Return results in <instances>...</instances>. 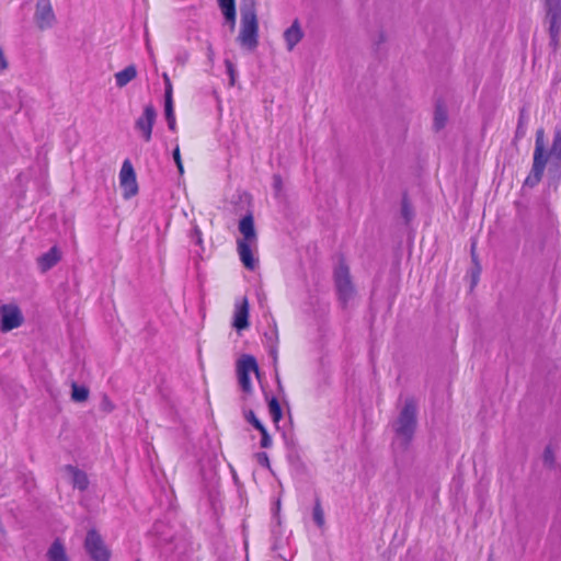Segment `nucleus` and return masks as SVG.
<instances>
[{
    "instance_id": "f257e3e1",
    "label": "nucleus",
    "mask_w": 561,
    "mask_h": 561,
    "mask_svg": "<svg viewBox=\"0 0 561 561\" xmlns=\"http://www.w3.org/2000/svg\"><path fill=\"white\" fill-rule=\"evenodd\" d=\"M547 168L550 173H558L561 170V128L554 129L549 149L547 148L543 128L536 130L533 164L524 185L528 187L538 185Z\"/></svg>"
},
{
    "instance_id": "f03ea898",
    "label": "nucleus",
    "mask_w": 561,
    "mask_h": 561,
    "mask_svg": "<svg viewBox=\"0 0 561 561\" xmlns=\"http://www.w3.org/2000/svg\"><path fill=\"white\" fill-rule=\"evenodd\" d=\"M239 44L248 50H254L259 44V20L255 0H241Z\"/></svg>"
},
{
    "instance_id": "7ed1b4c3",
    "label": "nucleus",
    "mask_w": 561,
    "mask_h": 561,
    "mask_svg": "<svg viewBox=\"0 0 561 561\" xmlns=\"http://www.w3.org/2000/svg\"><path fill=\"white\" fill-rule=\"evenodd\" d=\"M416 403L413 399H407L394 422L396 442L405 445L412 438L416 428Z\"/></svg>"
},
{
    "instance_id": "20e7f679",
    "label": "nucleus",
    "mask_w": 561,
    "mask_h": 561,
    "mask_svg": "<svg viewBox=\"0 0 561 561\" xmlns=\"http://www.w3.org/2000/svg\"><path fill=\"white\" fill-rule=\"evenodd\" d=\"M260 379V371L255 358L251 355H243L237 363L238 381L244 396L253 393L251 375Z\"/></svg>"
},
{
    "instance_id": "39448f33",
    "label": "nucleus",
    "mask_w": 561,
    "mask_h": 561,
    "mask_svg": "<svg viewBox=\"0 0 561 561\" xmlns=\"http://www.w3.org/2000/svg\"><path fill=\"white\" fill-rule=\"evenodd\" d=\"M24 321L20 308L14 304L0 306V331L5 333L22 325Z\"/></svg>"
},
{
    "instance_id": "423d86ee",
    "label": "nucleus",
    "mask_w": 561,
    "mask_h": 561,
    "mask_svg": "<svg viewBox=\"0 0 561 561\" xmlns=\"http://www.w3.org/2000/svg\"><path fill=\"white\" fill-rule=\"evenodd\" d=\"M34 22L41 31L49 30L56 24V15L50 0H37Z\"/></svg>"
},
{
    "instance_id": "0eeeda50",
    "label": "nucleus",
    "mask_w": 561,
    "mask_h": 561,
    "mask_svg": "<svg viewBox=\"0 0 561 561\" xmlns=\"http://www.w3.org/2000/svg\"><path fill=\"white\" fill-rule=\"evenodd\" d=\"M85 549L93 561H108L111 552L105 546L102 537L95 531L90 530L85 537Z\"/></svg>"
},
{
    "instance_id": "6e6552de",
    "label": "nucleus",
    "mask_w": 561,
    "mask_h": 561,
    "mask_svg": "<svg viewBox=\"0 0 561 561\" xmlns=\"http://www.w3.org/2000/svg\"><path fill=\"white\" fill-rule=\"evenodd\" d=\"M119 185L123 190V196L125 199L131 198L138 192L136 173L129 160H125L123 162L119 172Z\"/></svg>"
},
{
    "instance_id": "1a4fd4ad",
    "label": "nucleus",
    "mask_w": 561,
    "mask_h": 561,
    "mask_svg": "<svg viewBox=\"0 0 561 561\" xmlns=\"http://www.w3.org/2000/svg\"><path fill=\"white\" fill-rule=\"evenodd\" d=\"M335 284L340 297L343 301H347L354 295V287L351 280L348 267L341 263L335 270Z\"/></svg>"
},
{
    "instance_id": "9d476101",
    "label": "nucleus",
    "mask_w": 561,
    "mask_h": 561,
    "mask_svg": "<svg viewBox=\"0 0 561 561\" xmlns=\"http://www.w3.org/2000/svg\"><path fill=\"white\" fill-rule=\"evenodd\" d=\"M157 113L152 105H147L142 115L136 121V128L140 131L145 141L151 140L152 128L156 122Z\"/></svg>"
},
{
    "instance_id": "9b49d317",
    "label": "nucleus",
    "mask_w": 561,
    "mask_h": 561,
    "mask_svg": "<svg viewBox=\"0 0 561 561\" xmlns=\"http://www.w3.org/2000/svg\"><path fill=\"white\" fill-rule=\"evenodd\" d=\"M249 300L247 297H243L240 301L236 302L234 305L232 327L237 331H242L249 328Z\"/></svg>"
},
{
    "instance_id": "f8f14e48",
    "label": "nucleus",
    "mask_w": 561,
    "mask_h": 561,
    "mask_svg": "<svg viewBox=\"0 0 561 561\" xmlns=\"http://www.w3.org/2000/svg\"><path fill=\"white\" fill-rule=\"evenodd\" d=\"M257 248V243L237 242V250L240 260L245 268L254 270L257 264V260L254 257V251Z\"/></svg>"
},
{
    "instance_id": "ddd939ff",
    "label": "nucleus",
    "mask_w": 561,
    "mask_h": 561,
    "mask_svg": "<svg viewBox=\"0 0 561 561\" xmlns=\"http://www.w3.org/2000/svg\"><path fill=\"white\" fill-rule=\"evenodd\" d=\"M239 231L242 237L237 242L257 243V234L252 215H247L240 220Z\"/></svg>"
},
{
    "instance_id": "4468645a",
    "label": "nucleus",
    "mask_w": 561,
    "mask_h": 561,
    "mask_svg": "<svg viewBox=\"0 0 561 561\" xmlns=\"http://www.w3.org/2000/svg\"><path fill=\"white\" fill-rule=\"evenodd\" d=\"M304 35L305 33L299 21L295 20L283 34L287 50L291 51L301 42Z\"/></svg>"
},
{
    "instance_id": "2eb2a0df",
    "label": "nucleus",
    "mask_w": 561,
    "mask_h": 561,
    "mask_svg": "<svg viewBox=\"0 0 561 561\" xmlns=\"http://www.w3.org/2000/svg\"><path fill=\"white\" fill-rule=\"evenodd\" d=\"M61 259L60 251L57 247H53L48 252L37 259L39 270L45 273L55 266Z\"/></svg>"
},
{
    "instance_id": "dca6fc26",
    "label": "nucleus",
    "mask_w": 561,
    "mask_h": 561,
    "mask_svg": "<svg viewBox=\"0 0 561 561\" xmlns=\"http://www.w3.org/2000/svg\"><path fill=\"white\" fill-rule=\"evenodd\" d=\"M65 473L75 488H78L79 490H85L88 488L89 480L84 472L73 467H68L66 468Z\"/></svg>"
},
{
    "instance_id": "f3484780",
    "label": "nucleus",
    "mask_w": 561,
    "mask_h": 561,
    "mask_svg": "<svg viewBox=\"0 0 561 561\" xmlns=\"http://www.w3.org/2000/svg\"><path fill=\"white\" fill-rule=\"evenodd\" d=\"M218 5L226 19L230 24V28L234 30L236 25V2L234 0H217Z\"/></svg>"
},
{
    "instance_id": "a211bd4d",
    "label": "nucleus",
    "mask_w": 561,
    "mask_h": 561,
    "mask_svg": "<svg viewBox=\"0 0 561 561\" xmlns=\"http://www.w3.org/2000/svg\"><path fill=\"white\" fill-rule=\"evenodd\" d=\"M137 77V68L134 65H129L123 70L115 73V82L118 88H124L130 81Z\"/></svg>"
},
{
    "instance_id": "6ab92c4d",
    "label": "nucleus",
    "mask_w": 561,
    "mask_h": 561,
    "mask_svg": "<svg viewBox=\"0 0 561 561\" xmlns=\"http://www.w3.org/2000/svg\"><path fill=\"white\" fill-rule=\"evenodd\" d=\"M47 557L49 561H68L64 545L56 540L48 549Z\"/></svg>"
},
{
    "instance_id": "aec40b11",
    "label": "nucleus",
    "mask_w": 561,
    "mask_h": 561,
    "mask_svg": "<svg viewBox=\"0 0 561 561\" xmlns=\"http://www.w3.org/2000/svg\"><path fill=\"white\" fill-rule=\"evenodd\" d=\"M448 121L447 110L443 105H437L434 113V128L442 130Z\"/></svg>"
},
{
    "instance_id": "412c9836",
    "label": "nucleus",
    "mask_w": 561,
    "mask_h": 561,
    "mask_svg": "<svg viewBox=\"0 0 561 561\" xmlns=\"http://www.w3.org/2000/svg\"><path fill=\"white\" fill-rule=\"evenodd\" d=\"M89 389L85 386H79L76 382L71 385V399L75 402H85L89 398Z\"/></svg>"
},
{
    "instance_id": "4be33fe9",
    "label": "nucleus",
    "mask_w": 561,
    "mask_h": 561,
    "mask_svg": "<svg viewBox=\"0 0 561 561\" xmlns=\"http://www.w3.org/2000/svg\"><path fill=\"white\" fill-rule=\"evenodd\" d=\"M547 19H561V1L546 0Z\"/></svg>"
},
{
    "instance_id": "5701e85b",
    "label": "nucleus",
    "mask_w": 561,
    "mask_h": 561,
    "mask_svg": "<svg viewBox=\"0 0 561 561\" xmlns=\"http://www.w3.org/2000/svg\"><path fill=\"white\" fill-rule=\"evenodd\" d=\"M551 41L557 46L558 36L561 30V19H548Z\"/></svg>"
},
{
    "instance_id": "b1692460",
    "label": "nucleus",
    "mask_w": 561,
    "mask_h": 561,
    "mask_svg": "<svg viewBox=\"0 0 561 561\" xmlns=\"http://www.w3.org/2000/svg\"><path fill=\"white\" fill-rule=\"evenodd\" d=\"M268 411L274 422H278L282 417V409L278 401L272 398L268 401Z\"/></svg>"
},
{
    "instance_id": "393cba45",
    "label": "nucleus",
    "mask_w": 561,
    "mask_h": 561,
    "mask_svg": "<svg viewBox=\"0 0 561 561\" xmlns=\"http://www.w3.org/2000/svg\"><path fill=\"white\" fill-rule=\"evenodd\" d=\"M101 410L105 413H111L115 410L114 402L110 399L108 396L104 394L101 399L100 403Z\"/></svg>"
},
{
    "instance_id": "a878e982",
    "label": "nucleus",
    "mask_w": 561,
    "mask_h": 561,
    "mask_svg": "<svg viewBox=\"0 0 561 561\" xmlns=\"http://www.w3.org/2000/svg\"><path fill=\"white\" fill-rule=\"evenodd\" d=\"M247 420L250 423H252L262 434H265V428L263 424L257 420V417L252 411L248 412Z\"/></svg>"
},
{
    "instance_id": "bb28decb",
    "label": "nucleus",
    "mask_w": 561,
    "mask_h": 561,
    "mask_svg": "<svg viewBox=\"0 0 561 561\" xmlns=\"http://www.w3.org/2000/svg\"><path fill=\"white\" fill-rule=\"evenodd\" d=\"M313 519L318 526H323L324 524V514L320 505H316L313 508Z\"/></svg>"
},
{
    "instance_id": "cd10ccee",
    "label": "nucleus",
    "mask_w": 561,
    "mask_h": 561,
    "mask_svg": "<svg viewBox=\"0 0 561 561\" xmlns=\"http://www.w3.org/2000/svg\"><path fill=\"white\" fill-rule=\"evenodd\" d=\"M225 65H226L227 72H228L229 78H230V85H233L236 83V75H237L234 66H233V64L230 60H226Z\"/></svg>"
},
{
    "instance_id": "c85d7f7f",
    "label": "nucleus",
    "mask_w": 561,
    "mask_h": 561,
    "mask_svg": "<svg viewBox=\"0 0 561 561\" xmlns=\"http://www.w3.org/2000/svg\"><path fill=\"white\" fill-rule=\"evenodd\" d=\"M163 80L165 83L164 100H171L172 99V84H171L170 78L167 73H163Z\"/></svg>"
},
{
    "instance_id": "c756f323",
    "label": "nucleus",
    "mask_w": 561,
    "mask_h": 561,
    "mask_svg": "<svg viewBox=\"0 0 561 561\" xmlns=\"http://www.w3.org/2000/svg\"><path fill=\"white\" fill-rule=\"evenodd\" d=\"M163 80L165 83L164 100H171L172 99V84H171L170 78L167 73H163Z\"/></svg>"
},
{
    "instance_id": "7c9ffc66",
    "label": "nucleus",
    "mask_w": 561,
    "mask_h": 561,
    "mask_svg": "<svg viewBox=\"0 0 561 561\" xmlns=\"http://www.w3.org/2000/svg\"><path fill=\"white\" fill-rule=\"evenodd\" d=\"M163 80L165 83L164 100H171L172 99V84H171L170 78L167 73H163Z\"/></svg>"
},
{
    "instance_id": "2f4dec72",
    "label": "nucleus",
    "mask_w": 561,
    "mask_h": 561,
    "mask_svg": "<svg viewBox=\"0 0 561 561\" xmlns=\"http://www.w3.org/2000/svg\"><path fill=\"white\" fill-rule=\"evenodd\" d=\"M164 112H165V118H173L174 111H173V99L171 100H164Z\"/></svg>"
},
{
    "instance_id": "473e14b6",
    "label": "nucleus",
    "mask_w": 561,
    "mask_h": 561,
    "mask_svg": "<svg viewBox=\"0 0 561 561\" xmlns=\"http://www.w3.org/2000/svg\"><path fill=\"white\" fill-rule=\"evenodd\" d=\"M9 62L4 56L3 48H0V72H3L8 69Z\"/></svg>"
},
{
    "instance_id": "72a5a7b5",
    "label": "nucleus",
    "mask_w": 561,
    "mask_h": 561,
    "mask_svg": "<svg viewBox=\"0 0 561 561\" xmlns=\"http://www.w3.org/2000/svg\"><path fill=\"white\" fill-rule=\"evenodd\" d=\"M173 159L175 164H180L182 162L179 146H176L175 149L173 150Z\"/></svg>"
},
{
    "instance_id": "f704fd0d",
    "label": "nucleus",
    "mask_w": 561,
    "mask_h": 561,
    "mask_svg": "<svg viewBox=\"0 0 561 561\" xmlns=\"http://www.w3.org/2000/svg\"><path fill=\"white\" fill-rule=\"evenodd\" d=\"M167 122H168V126H169V128H170L171 130H175V126H176L175 117H173V118H168V119H167Z\"/></svg>"
},
{
    "instance_id": "c9c22d12",
    "label": "nucleus",
    "mask_w": 561,
    "mask_h": 561,
    "mask_svg": "<svg viewBox=\"0 0 561 561\" xmlns=\"http://www.w3.org/2000/svg\"><path fill=\"white\" fill-rule=\"evenodd\" d=\"M270 442H271V440H270V438H268L267 434H266V433H265V434H263V437H262V446H263V447H267V446L270 445Z\"/></svg>"
},
{
    "instance_id": "e433bc0d",
    "label": "nucleus",
    "mask_w": 561,
    "mask_h": 561,
    "mask_svg": "<svg viewBox=\"0 0 561 561\" xmlns=\"http://www.w3.org/2000/svg\"><path fill=\"white\" fill-rule=\"evenodd\" d=\"M195 234H196V237H197L196 242H197L198 244H201V243H202V237H201V231H199L197 228L195 229Z\"/></svg>"
},
{
    "instance_id": "4c0bfd02",
    "label": "nucleus",
    "mask_w": 561,
    "mask_h": 561,
    "mask_svg": "<svg viewBox=\"0 0 561 561\" xmlns=\"http://www.w3.org/2000/svg\"><path fill=\"white\" fill-rule=\"evenodd\" d=\"M176 167H178L179 173L183 174L184 173L183 163L181 162L180 164H176Z\"/></svg>"
},
{
    "instance_id": "58836bf2",
    "label": "nucleus",
    "mask_w": 561,
    "mask_h": 561,
    "mask_svg": "<svg viewBox=\"0 0 561 561\" xmlns=\"http://www.w3.org/2000/svg\"><path fill=\"white\" fill-rule=\"evenodd\" d=\"M262 465L268 467V458L267 457L262 458Z\"/></svg>"
},
{
    "instance_id": "ea45409f",
    "label": "nucleus",
    "mask_w": 561,
    "mask_h": 561,
    "mask_svg": "<svg viewBox=\"0 0 561 561\" xmlns=\"http://www.w3.org/2000/svg\"><path fill=\"white\" fill-rule=\"evenodd\" d=\"M147 49H148V51H149V53H150V55H151V54H152V53H151V47H150V44H149V41H148V39H147Z\"/></svg>"
},
{
    "instance_id": "a19ab883",
    "label": "nucleus",
    "mask_w": 561,
    "mask_h": 561,
    "mask_svg": "<svg viewBox=\"0 0 561 561\" xmlns=\"http://www.w3.org/2000/svg\"><path fill=\"white\" fill-rule=\"evenodd\" d=\"M275 182H276V186H279V184H280V180H279V178H278V176H276V178H275Z\"/></svg>"
},
{
    "instance_id": "79ce46f5",
    "label": "nucleus",
    "mask_w": 561,
    "mask_h": 561,
    "mask_svg": "<svg viewBox=\"0 0 561 561\" xmlns=\"http://www.w3.org/2000/svg\"><path fill=\"white\" fill-rule=\"evenodd\" d=\"M279 506H280V502H279V501H277V503H276V508H277V511L279 510Z\"/></svg>"
}]
</instances>
